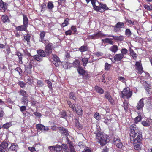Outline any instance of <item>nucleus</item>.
I'll return each instance as SVG.
<instances>
[{"label": "nucleus", "instance_id": "61", "mask_svg": "<svg viewBox=\"0 0 152 152\" xmlns=\"http://www.w3.org/2000/svg\"><path fill=\"white\" fill-rule=\"evenodd\" d=\"M31 38V36L29 35H26L25 36H24V39H25L28 42H29V40H30Z\"/></svg>", "mask_w": 152, "mask_h": 152}, {"label": "nucleus", "instance_id": "9", "mask_svg": "<svg viewBox=\"0 0 152 152\" xmlns=\"http://www.w3.org/2000/svg\"><path fill=\"white\" fill-rule=\"evenodd\" d=\"M52 57L54 61L55 62L54 64L56 66H58L61 64V62L60 60L59 57H58L56 55L53 54H52Z\"/></svg>", "mask_w": 152, "mask_h": 152}, {"label": "nucleus", "instance_id": "41", "mask_svg": "<svg viewBox=\"0 0 152 152\" xmlns=\"http://www.w3.org/2000/svg\"><path fill=\"white\" fill-rule=\"evenodd\" d=\"M88 60V59L87 58H84L82 59V61L83 63V65L84 66H86Z\"/></svg>", "mask_w": 152, "mask_h": 152}, {"label": "nucleus", "instance_id": "19", "mask_svg": "<svg viewBox=\"0 0 152 152\" xmlns=\"http://www.w3.org/2000/svg\"><path fill=\"white\" fill-rule=\"evenodd\" d=\"M124 56L121 53L115 55L114 57V59L116 61H118L121 60L123 58Z\"/></svg>", "mask_w": 152, "mask_h": 152}, {"label": "nucleus", "instance_id": "14", "mask_svg": "<svg viewBox=\"0 0 152 152\" xmlns=\"http://www.w3.org/2000/svg\"><path fill=\"white\" fill-rule=\"evenodd\" d=\"M114 143L118 148H121L123 146L120 140L116 138H115L114 139Z\"/></svg>", "mask_w": 152, "mask_h": 152}, {"label": "nucleus", "instance_id": "25", "mask_svg": "<svg viewBox=\"0 0 152 152\" xmlns=\"http://www.w3.org/2000/svg\"><path fill=\"white\" fill-rule=\"evenodd\" d=\"M15 55H17L18 57L19 63L20 64H22L23 63L22 61V55L19 52H17L16 53Z\"/></svg>", "mask_w": 152, "mask_h": 152}, {"label": "nucleus", "instance_id": "1", "mask_svg": "<svg viewBox=\"0 0 152 152\" xmlns=\"http://www.w3.org/2000/svg\"><path fill=\"white\" fill-rule=\"evenodd\" d=\"M102 36L112 37L113 38V39L114 40L120 41H123L124 39V37L122 36L115 37L113 35H103L100 31H99L98 32L94 34L93 35L89 36L88 37V38L89 39H97L99 37H101Z\"/></svg>", "mask_w": 152, "mask_h": 152}, {"label": "nucleus", "instance_id": "2", "mask_svg": "<svg viewBox=\"0 0 152 152\" xmlns=\"http://www.w3.org/2000/svg\"><path fill=\"white\" fill-rule=\"evenodd\" d=\"M100 144L102 145L106 144L108 142V136L102 133H98L96 137Z\"/></svg>", "mask_w": 152, "mask_h": 152}, {"label": "nucleus", "instance_id": "7", "mask_svg": "<svg viewBox=\"0 0 152 152\" xmlns=\"http://www.w3.org/2000/svg\"><path fill=\"white\" fill-rule=\"evenodd\" d=\"M36 129L38 131H41L42 132H45L49 130L48 126H45L44 125L39 124L36 125Z\"/></svg>", "mask_w": 152, "mask_h": 152}, {"label": "nucleus", "instance_id": "15", "mask_svg": "<svg viewBox=\"0 0 152 152\" xmlns=\"http://www.w3.org/2000/svg\"><path fill=\"white\" fill-rule=\"evenodd\" d=\"M104 96L112 104L113 103L114 100L112 98L109 93L106 92L104 94Z\"/></svg>", "mask_w": 152, "mask_h": 152}, {"label": "nucleus", "instance_id": "39", "mask_svg": "<svg viewBox=\"0 0 152 152\" xmlns=\"http://www.w3.org/2000/svg\"><path fill=\"white\" fill-rule=\"evenodd\" d=\"M69 20L68 18H66L64 22L62 24V26L63 27L67 26L69 23Z\"/></svg>", "mask_w": 152, "mask_h": 152}, {"label": "nucleus", "instance_id": "6", "mask_svg": "<svg viewBox=\"0 0 152 152\" xmlns=\"http://www.w3.org/2000/svg\"><path fill=\"white\" fill-rule=\"evenodd\" d=\"M130 137L133 136L136 134L138 133L139 130L137 126L134 124H132L130 126Z\"/></svg>", "mask_w": 152, "mask_h": 152}, {"label": "nucleus", "instance_id": "57", "mask_svg": "<svg viewBox=\"0 0 152 152\" xmlns=\"http://www.w3.org/2000/svg\"><path fill=\"white\" fill-rule=\"evenodd\" d=\"M104 121H103L106 124H107L110 123V120L109 119H108L106 117H104Z\"/></svg>", "mask_w": 152, "mask_h": 152}, {"label": "nucleus", "instance_id": "28", "mask_svg": "<svg viewBox=\"0 0 152 152\" xmlns=\"http://www.w3.org/2000/svg\"><path fill=\"white\" fill-rule=\"evenodd\" d=\"M59 129L61 131V133L65 136H67L69 135L68 132L66 129L60 127L59 128Z\"/></svg>", "mask_w": 152, "mask_h": 152}, {"label": "nucleus", "instance_id": "54", "mask_svg": "<svg viewBox=\"0 0 152 152\" xmlns=\"http://www.w3.org/2000/svg\"><path fill=\"white\" fill-rule=\"evenodd\" d=\"M118 79L120 81H121L123 83H126V79L124 77L122 76H119L118 77Z\"/></svg>", "mask_w": 152, "mask_h": 152}, {"label": "nucleus", "instance_id": "45", "mask_svg": "<svg viewBox=\"0 0 152 152\" xmlns=\"http://www.w3.org/2000/svg\"><path fill=\"white\" fill-rule=\"evenodd\" d=\"M83 146L82 145V142H79L77 145L75 146V148H77V151L79 150L80 149L79 148H83Z\"/></svg>", "mask_w": 152, "mask_h": 152}, {"label": "nucleus", "instance_id": "23", "mask_svg": "<svg viewBox=\"0 0 152 152\" xmlns=\"http://www.w3.org/2000/svg\"><path fill=\"white\" fill-rule=\"evenodd\" d=\"M28 96L23 97L21 99L22 102L24 104L27 106L28 103L29 102L28 100Z\"/></svg>", "mask_w": 152, "mask_h": 152}, {"label": "nucleus", "instance_id": "29", "mask_svg": "<svg viewBox=\"0 0 152 152\" xmlns=\"http://www.w3.org/2000/svg\"><path fill=\"white\" fill-rule=\"evenodd\" d=\"M23 24L28 26V19L26 16L25 15H23Z\"/></svg>", "mask_w": 152, "mask_h": 152}, {"label": "nucleus", "instance_id": "63", "mask_svg": "<svg viewBox=\"0 0 152 152\" xmlns=\"http://www.w3.org/2000/svg\"><path fill=\"white\" fill-rule=\"evenodd\" d=\"M69 97L71 99L73 100H75L76 99L75 96H74V94L72 92H71L70 93Z\"/></svg>", "mask_w": 152, "mask_h": 152}, {"label": "nucleus", "instance_id": "34", "mask_svg": "<svg viewBox=\"0 0 152 152\" xmlns=\"http://www.w3.org/2000/svg\"><path fill=\"white\" fill-rule=\"evenodd\" d=\"M88 48L86 46L83 45L79 48V50L81 52L87 51L88 50Z\"/></svg>", "mask_w": 152, "mask_h": 152}, {"label": "nucleus", "instance_id": "38", "mask_svg": "<svg viewBox=\"0 0 152 152\" xmlns=\"http://www.w3.org/2000/svg\"><path fill=\"white\" fill-rule=\"evenodd\" d=\"M58 115L59 117L66 119V114L65 111H62Z\"/></svg>", "mask_w": 152, "mask_h": 152}, {"label": "nucleus", "instance_id": "21", "mask_svg": "<svg viewBox=\"0 0 152 152\" xmlns=\"http://www.w3.org/2000/svg\"><path fill=\"white\" fill-rule=\"evenodd\" d=\"M37 53L39 56L43 59V58L46 56L44 51L42 50H37Z\"/></svg>", "mask_w": 152, "mask_h": 152}, {"label": "nucleus", "instance_id": "11", "mask_svg": "<svg viewBox=\"0 0 152 152\" xmlns=\"http://www.w3.org/2000/svg\"><path fill=\"white\" fill-rule=\"evenodd\" d=\"M52 43L48 44L45 47V52L48 55L50 54L52 52Z\"/></svg>", "mask_w": 152, "mask_h": 152}, {"label": "nucleus", "instance_id": "55", "mask_svg": "<svg viewBox=\"0 0 152 152\" xmlns=\"http://www.w3.org/2000/svg\"><path fill=\"white\" fill-rule=\"evenodd\" d=\"M127 50L125 48H122L121 51V54H123V56H124V55L126 54L127 53Z\"/></svg>", "mask_w": 152, "mask_h": 152}, {"label": "nucleus", "instance_id": "8", "mask_svg": "<svg viewBox=\"0 0 152 152\" xmlns=\"http://www.w3.org/2000/svg\"><path fill=\"white\" fill-rule=\"evenodd\" d=\"M91 130H92V132L96 134V137H97L98 134L101 133L99 132L100 129L99 126L96 124H94L92 125L91 127Z\"/></svg>", "mask_w": 152, "mask_h": 152}, {"label": "nucleus", "instance_id": "12", "mask_svg": "<svg viewBox=\"0 0 152 152\" xmlns=\"http://www.w3.org/2000/svg\"><path fill=\"white\" fill-rule=\"evenodd\" d=\"M136 69L137 70L138 72L141 74L143 72V69L140 62H137L135 64Z\"/></svg>", "mask_w": 152, "mask_h": 152}, {"label": "nucleus", "instance_id": "43", "mask_svg": "<svg viewBox=\"0 0 152 152\" xmlns=\"http://www.w3.org/2000/svg\"><path fill=\"white\" fill-rule=\"evenodd\" d=\"M112 39L108 38H106L103 40L104 42L106 43H108L109 44H113V42L111 40Z\"/></svg>", "mask_w": 152, "mask_h": 152}, {"label": "nucleus", "instance_id": "32", "mask_svg": "<svg viewBox=\"0 0 152 152\" xmlns=\"http://www.w3.org/2000/svg\"><path fill=\"white\" fill-rule=\"evenodd\" d=\"M95 90L97 92L101 94H103L104 92V90L102 88L97 86L95 87Z\"/></svg>", "mask_w": 152, "mask_h": 152}, {"label": "nucleus", "instance_id": "4", "mask_svg": "<svg viewBox=\"0 0 152 152\" xmlns=\"http://www.w3.org/2000/svg\"><path fill=\"white\" fill-rule=\"evenodd\" d=\"M94 9L97 11L100 12H103L104 10H108L109 8L107 7L105 4H100V6H97L96 5L94 7Z\"/></svg>", "mask_w": 152, "mask_h": 152}, {"label": "nucleus", "instance_id": "36", "mask_svg": "<svg viewBox=\"0 0 152 152\" xmlns=\"http://www.w3.org/2000/svg\"><path fill=\"white\" fill-rule=\"evenodd\" d=\"M19 93L20 95L22 96L23 97L28 96V95L26 94V92L24 90L22 89L20 90L19 91Z\"/></svg>", "mask_w": 152, "mask_h": 152}, {"label": "nucleus", "instance_id": "27", "mask_svg": "<svg viewBox=\"0 0 152 152\" xmlns=\"http://www.w3.org/2000/svg\"><path fill=\"white\" fill-rule=\"evenodd\" d=\"M124 25L123 22H118L117 23L115 27L118 28H123L124 27Z\"/></svg>", "mask_w": 152, "mask_h": 152}, {"label": "nucleus", "instance_id": "26", "mask_svg": "<svg viewBox=\"0 0 152 152\" xmlns=\"http://www.w3.org/2000/svg\"><path fill=\"white\" fill-rule=\"evenodd\" d=\"M109 49L112 52L115 53L118 50V47L116 45H113Z\"/></svg>", "mask_w": 152, "mask_h": 152}, {"label": "nucleus", "instance_id": "20", "mask_svg": "<svg viewBox=\"0 0 152 152\" xmlns=\"http://www.w3.org/2000/svg\"><path fill=\"white\" fill-rule=\"evenodd\" d=\"M151 120L147 119L145 121H143L142 122V124L144 126H148L151 124Z\"/></svg>", "mask_w": 152, "mask_h": 152}, {"label": "nucleus", "instance_id": "51", "mask_svg": "<svg viewBox=\"0 0 152 152\" xmlns=\"http://www.w3.org/2000/svg\"><path fill=\"white\" fill-rule=\"evenodd\" d=\"M62 146H61L59 145H57L55 146V149L54 151H59L62 149Z\"/></svg>", "mask_w": 152, "mask_h": 152}, {"label": "nucleus", "instance_id": "33", "mask_svg": "<svg viewBox=\"0 0 152 152\" xmlns=\"http://www.w3.org/2000/svg\"><path fill=\"white\" fill-rule=\"evenodd\" d=\"M10 148L12 150L17 151L18 148V146L17 144L12 143L11 144Z\"/></svg>", "mask_w": 152, "mask_h": 152}, {"label": "nucleus", "instance_id": "60", "mask_svg": "<svg viewBox=\"0 0 152 152\" xmlns=\"http://www.w3.org/2000/svg\"><path fill=\"white\" fill-rule=\"evenodd\" d=\"M48 8L49 9H52L53 7V4L51 2H49L48 4Z\"/></svg>", "mask_w": 152, "mask_h": 152}, {"label": "nucleus", "instance_id": "10", "mask_svg": "<svg viewBox=\"0 0 152 152\" xmlns=\"http://www.w3.org/2000/svg\"><path fill=\"white\" fill-rule=\"evenodd\" d=\"M144 99L142 98L137 103L136 106L137 110L140 111L142 110L144 106Z\"/></svg>", "mask_w": 152, "mask_h": 152}, {"label": "nucleus", "instance_id": "3", "mask_svg": "<svg viewBox=\"0 0 152 152\" xmlns=\"http://www.w3.org/2000/svg\"><path fill=\"white\" fill-rule=\"evenodd\" d=\"M142 139V133L139 132L138 133L130 137V142L132 143L136 144L137 143H140Z\"/></svg>", "mask_w": 152, "mask_h": 152}, {"label": "nucleus", "instance_id": "37", "mask_svg": "<svg viewBox=\"0 0 152 152\" xmlns=\"http://www.w3.org/2000/svg\"><path fill=\"white\" fill-rule=\"evenodd\" d=\"M124 110L126 112L128 111L129 107V105L128 103L126 102H123V106Z\"/></svg>", "mask_w": 152, "mask_h": 152}, {"label": "nucleus", "instance_id": "49", "mask_svg": "<svg viewBox=\"0 0 152 152\" xmlns=\"http://www.w3.org/2000/svg\"><path fill=\"white\" fill-rule=\"evenodd\" d=\"M145 87V89L146 90L147 92H148V94H150V85L147 83H145L144 84Z\"/></svg>", "mask_w": 152, "mask_h": 152}, {"label": "nucleus", "instance_id": "52", "mask_svg": "<svg viewBox=\"0 0 152 152\" xmlns=\"http://www.w3.org/2000/svg\"><path fill=\"white\" fill-rule=\"evenodd\" d=\"M80 62L78 60H76L73 63V66L74 67H77L79 65Z\"/></svg>", "mask_w": 152, "mask_h": 152}, {"label": "nucleus", "instance_id": "56", "mask_svg": "<svg viewBox=\"0 0 152 152\" xmlns=\"http://www.w3.org/2000/svg\"><path fill=\"white\" fill-rule=\"evenodd\" d=\"M94 117L97 120L100 119V115L98 113H95L94 115Z\"/></svg>", "mask_w": 152, "mask_h": 152}, {"label": "nucleus", "instance_id": "48", "mask_svg": "<svg viewBox=\"0 0 152 152\" xmlns=\"http://www.w3.org/2000/svg\"><path fill=\"white\" fill-rule=\"evenodd\" d=\"M69 106V107L72 108V110L73 111H75V106L74 104H72L71 102L69 101L67 102Z\"/></svg>", "mask_w": 152, "mask_h": 152}, {"label": "nucleus", "instance_id": "50", "mask_svg": "<svg viewBox=\"0 0 152 152\" xmlns=\"http://www.w3.org/2000/svg\"><path fill=\"white\" fill-rule=\"evenodd\" d=\"M141 116H138L135 118V123L137 124L138 122L140 121L141 120Z\"/></svg>", "mask_w": 152, "mask_h": 152}, {"label": "nucleus", "instance_id": "30", "mask_svg": "<svg viewBox=\"0 0 152 152\" xmlns=\"http://www.w3.org/2000/svg\"><path fill=\"white\" fill-rule=\"evenodd\" d=\"M129 50L130 52V54L133 57V59H136L137 55V54L134 52L132 49L130 48Z\"/></svg>", "mask_w": 152, "mask_h": 152}, {"label": "nucleus", "instance_id": "59", "mask_svg": "<svg viewBox=\"0 0 152 152\" xmlns=\"http://www.w3.org/2000/svg\"><path fill=\"white\" fill-rule=\"evenodd\" d=\"M19 85L21 88H23L25 87L26 84L24 82L22 81H20L18 82Z\"/></svg>", "mask_w": 152, "mask_h": 152}, {"label": "nucleus", "instance_id": "24", "mask_svg": "<svg viewBox=\"0 0 152 152\" xmlns=\"http://www.w3.org/2000/svg\"><path fill=\"white\" fill-rule=\"evenodd\" d=\"M35 60L37 61H41L43 60V58H41L38 54L36 55L31 56Z\"/></svg>", "mask_w": 152, "mask_h": 152}, {"label": "nucleus", "instance_id": "53", "mask_svg": "<svg viewBox=\"0 0 152 152\" xmlns=\"http://www.w3.org/2000/svg\"><path fill=\"white\" fill-rule=\"evenodd\" d=\"M126 35L128 37L130 36L131 34V31L129 29L127 28L126 30L125 33Z\"/></svg>", "mask_w": 152, "mask_h": 152}, {"label": "nucleus", "instance_id": "5", "mask_svg": "<svg viewBox=\"0 0 152 152\" xmlns=\"http://www.w3.org/2000/svg\"><path fill=\"white\" fill-rule=\"evenodd\" d=\"M122 97L123 98H129L132 95V92L129 88H125L122 92Z\"/></svg>", "mask_w": 152, "mask_h": 152}, {"label": "nucleus", "instance_id": "17", "mask_svg": "<svg viewBox=\"0 0 152 152\" xmlns=\"http://www.w3.org/2000/svg\"><path fill=\"white\" fill-rule=\"evenodd\" d=\"M27 26L23 24L20 26L17 27L16 29L17 31H26L27 30Z\"/></svg>", "mask_w": 152, "mask_h": 152}, {"label": "nucleus", "instance_id": "47", "mask_svg": "<svg viewBox=\"0 0 152 152\" xmlns=\"http://www.w3.org/2000/svg\"><path fill=\"white\" fill-rule=\"evenodd\" d=\"M87 3L88 4L89 3L90 1H91V3L92 5V6L93 7V8H94V7L95 5V3L96 2V0H86Z\"/></svg>", "mask_w": 152, "mask_h": 152}, {"label": "nucleus", "instance_id": "40", "mask_svg": "<svg viewBox=\"0 0 152 152\" xmlns=\"http://www.w3.org/2000/svg\"><path fill=\"white\" fill-rule=\"evenodd\" d=\"M77 71L79 74L81 75H84L85 72V71L82 68L79 67L77 69Z\"/></svg>", "mask_w": 152, "mask_h": 152}, {"label": "nucleus", "instance_id": "44", "mask_svg": "<svg viewBox=\"0 0 152 152\" xmlns=\"http://www.w3.org/2000/svg\"><path fill=\"white\" fill-rule=\"evenodd\" d=\"M134 148L135 150H138L140 148V143H137L136 144H133Z\"/></svg>", "mask_w": 152, "mask_h": 152}, {"label": "nucleus", "instance_id": "46", "mask_svg": "<svg viewBox=\"0 0 152 152\" xmlns=\"http://www.w3.org/2000/svg\"><path fill=\"white\" fill-rule=\"evenodd\" d=\"M12 125L11 123H7L3 125V128L4 129H8Z\"/></svg>", "mask_w": 152, "mask_h": 152}, {"label": "nucleus", "instance_id": "35", "mask_svg": "<svg viewBox=\"0 0 152 152\" xmlns=\"http://www.w3.org/2000/svg\"><path fill=\"white\" fill-rule=\"evenodd\" d=\"M61 148L63 151L65 152H68L69 151V149L66 144H62Z\"/></svg>", "mask_w": 152, "mask_h": 152}, {"label": "nucleus", "instance_id": "22", "mask_svg": "<svg viewBox=\"0 0 152 152\" xmlns=\"http://www.w3.org/2000/svg\"><path fill=\"white\" fill-rule=\"evenodd\" d=\"M7 8L6 4L4 3L2 0H0V10H3L5 11Z\"/></svg>", "mask_w": 152, "mask_h": 152}, {"label": "nucleus", "instance_id": "18", "mask_svg": "<svg viewBox=\"0 0 152 152\" xmlns=\"http://www.w3.org/2000/svg\"><path fill=\"white\" fill-rule=\"evenodd\" d=\"M67 140L68 142V143L69 144L70 152H76L73 142L70 141L68 139V138H67Z\"/></svg>", "mask_w": 152, "mask_h": 152}, {"label": "nucleus", "instance_id": "31", "mask_svg": "<svg viewBox=\"0 0 152 152\" xmlns=\"http://www.w3.org/2000/svg\"><path fill=\"white\" fill-rule=\"evenodd\" d=\"M1 20L3 22H7L9 21L8 16L6 15H3L1 18Z\"/></svg>", "mask_w": 152, "mask_h": 152}, {"label": "nucleus", "instance_id": "58", "mask_svg": "<svg viewBox=\"0 0 152 152\" xmlns=\"http://www.w3.org/2000/svg\"><path fill=\"white\" fill-rule=\"evenodd\" d=\"M74 33H72V31L71 30H68L66 31L65 32V34L66 35H71L72 34H73Z\"/></svg>", "mask_w": 152, "mask_h": 152}, {"label": "nucleus", "instance_id": "42", "mask_svg": "<svg viewBox=\"0 0 152 152\" xmlns=\"http://www.w3.org/2000/svg\"><path fill=\"white\" fill-rule=\"evenodd\" d=\"M75 125L76 127L79 129H81L82 128V126L81 124H80L79 122L77 120H76L75 122Z\"/></svg>", "mask_w": 152, "mask_h": 152}, {"label": "nucleus", "instance_id": "62", "mask_svg": "<svg viewBox=\"0 0 152 152\" xmlns=\"http://www.w3.org/2000/svg\"><path fill=\"white\" fill-rule=\"evenodd\" d=\"M20 107V111L23 112L26 110V107L25 106H23Z\"/></svg>", "mask_w": 152, "mask_h": 152}, {"label": "nucleus", "instance_id": "13", "mask_svg": "<svg viewBox=\"0 0 152 152\" xmlns=\"http://www.w3.org/2000/svg\"><path fill=\"white\" fill-rule=\"evenodd\" d=\"M8 146V144L4 142H2L0 145V152H5L6 149Z\"/></svg>", "mask_w": 152, "mask_h": 152}, {"label": "nucleus", "instance_id": "16", "mask_svg": "<svg viewBox=\"0 0 152 152\" xmlns=\"http://www.w3.org/2000/svg\"><path fill=\"white\" fill-rule=\"evenodd\" d=\"M45 34V33L44 31H42L40 33V41L43 43H48V40H44V37Z\"/></svg>", "mask_w": 152, "mask_h": 152}, {"label": "nucleus", "instance_id": "64", "mask_svg": "<svg viewBox=\"0 0 152 152\" xmlns=\"http://www.w3.org/2000/svg\"><path fill=\"white\" fill-rule=\"evenodd\" d=\"M76 111L78 115H82V110L81 108L77 110Z\"/></svg>", "mask_w": 152, "mask_h": 152}]
</instances>
